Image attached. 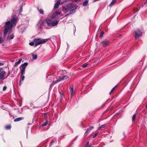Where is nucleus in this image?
Here are the masks:
<instances>
[{
	"instance_id": "obj_1",
	"label": "nucleus",
	"mask_w": 147,
	"mask_h": 147,
	"mask_svg": "<svg viewBox=\"0 0 147 147\" xmlns=\"http://www.w3.org/2000/svg\"><path fill=\"white\" fill-rule=\"evenodd\" d=\"M17 18L16 15H14L11 21H8L5 23L3 31V37L5 38L9 31L10 30L13 26L16 24Z\"/></svg>"
},
{
	"instance_id": "obj_2",
	"label": "nucleus",
	"mask_w": 147,
	"mask_h": 147,
	"mask_svg": "<svg viewBox=\"0 0 147 147\" xmlns=\"http://www.w3.org/2000/svg\"><path fill=\"white\" fill-rule=\"evenodd\" d=\"M47 24L50 26H56L58 23V21L57 20L52 21L51 20L47 18L45 20Z\"/></svg>"
},
{
	"instance_id": "obj_3",
	"label": "nucleus",
	"mask_w": 147,
	"mask_h": 147,
	"mask_svg": "<svg viewBox=\"0 0 147 147\" xmlns=\"http://www.w3.org/2000/svg\"><path fill=\"white\" fill-rule=\"evenodd\" d=\"M28 63L27 62L24 63L22 64L20 66L21 70V75L22 76L25 73V69L26 67L28 65Z\"/></svg>"
},
{
	"instance_id": "obj_4",
	"label": "nucleus",
	"mask_w": 147,
	"mask_h": 147,
	"mask_svg": "<svg viewBox=\"0 0 147 147\" xmlns=\"http://www.w3.org/2000/svg\"><path fill=\"white\" fill-rule=\"evenodd\" d=\"M68 78V77L67 76L65 75L63 77L61 78V77H59L58 79L55 81H53L52 83L51 84V85H53L54 84L57 83L61 80H65L67 79Z\"/></svg>"
},
{
	"instance_id": "obj_5",
	"label": "nucleus",
	"mask_w": 147,
	"mask_h": 147,
	"mask_svg": "<svg viewBox=\"0 0 147 147\" xmlns=\"http://www.w3.org/2000/svg\"><path fill=\"white\" fill-rule=\"evenodd\" d=\"M135 38L137 39L139 37L142 36V33L139 30H137L135 32Z\"/></svg>"
},
{
	"instance_id": "obj_6",
	"label": "nucleus",
	"mask_w": 147,
	"mask_h": 147,
	"mask_svg": "<svg viewBox=\"0 0 147 147\" xmlns=\"http://www.w3.org/2000/svg\"><path fill=\"white\" fill-rule=\"evenodd\" d=\"M61 13V9H59L57 11H56L54 13H53V15L52 16L51 18H54L59 15Z\"/></svg>"
},
{
	"instance_id": "obj_7",
	"label": "nucleus",
	"mask_w": 147,
	"mask_h": 147,
	"mask_svg": "<svg viewBox=\"0 0 147 147\" xmlns=\"http://www.w3.org/2000/svg\"><path fill=\"white\" fill-rule=\"evenodd\" d=\"M34 43V45L35 46L40 45V38H38L35 39L33 40Z\"/></svg>"
},
{
	"instance_id": "obj_8",
	"label": "nucleus",
	"mask_w": 147,
	"mask_h": 147,
	"mask_svg": "<svg viewBox=\"0 0 147 147\" xmlns=\"http://www.w3.org/2000/svg\"><path fill=\"white\" fill-rule=\"evenodd\" d=\"M109 43L108 40H105L101 42V43L102 46L104 47H105L108 45Z\"/></svg>"
},
{
	"instance_id": "obj_9",
	"label": "nucleus",
	"mask_w": 147,
	"mask_h": 147,
	"mask_svg": "<svg viewBox=\"0 0 147 147\" xmlns=\"http://www.w3.org/2000/svg\"><path fill=\"white\" fill-rule=\"evenodd\" d=\"M49 39L47 38L45 39H42L41 38H40V45L41 44H44L46 42H47Z\"/></svg>"
},
{
	"instance_id": "obj_10",
	"label": "nucleus",
	"mask_w": 147,
	"mask_h": 147,
	"mask_svg": "<svg viewBox=\"0 0 147 147\" xmlns=\"http://www.w3.org/2000/svg\"><path fill=\"white\" fill-rule=\"evenodd\" d=\"M6 75V72L4 71H3L1 72L0 74V79L3 78Z\"/></svg>"
},
{
	"instance_id": "obj_11",
	"label": "nucleus",
	"mask_w": 147,
	"mask_h": 147,
	"mask_svg": "<svg viewBox=\"0 0 147 147\" xmlns=\"http://www.w3.org/2000/svg\"><path fill=\"white\" fill-rule=\"evenodd\" d=\"M60 3V0H59L55 4L54 8H57L59 6Z\"/></svg>"
},
{
	"instance_id": "obj_12",
	"label": "nucleus",
	"mask_w": 147,
	"mask_h": 147,
	"mask_svg": "<svg viewBox=\"0 0 147 147\" xmlns=\"http://www.w3.org/2000/svg\"><path fill=\"white\" fill-rule=\"evenodd\" d=\"M73 6V5L71 4H69L67 5L66 7L67 8V9L70 10L71 8H72Z\"/></svg>"
},
{
	"instance_id": "obj_13",
	"label": "nucleus",
	"mask_w": 147,
	"mask_h": 147,
	"mask_svg": "<svg viewBox=\"0 0 147 147\" xmlns=\"http://www.w3.org/2000/svg\"><path fill=\"white\" fill-rule=\"evenodd\" d=\"M14 37V35L13 34H11L10 36H9L7 37V39H13Z\"/></svg>"
},
{
	"instance_id": "obj_14",
	"label": "nucleus",
	"mask_w": 147,
	"mask_h": 147,
	"mask_svg": "<svg viewBox=\"0 0 147 147\" xmlns=\"http://www.w3.org/2000/svg\"><path fill=\"white\" fill-rule=\"evenodd\" d=\"M77 8V6L75 5L72 7V8L70 10V11H72L76 10Z\"/></svg>"
},
{
	"instance_id": "obj_15",
	"label": "nucleus",
	"mask_w": 147,
	"mask_h": 147,
	"mask_svg": "<svg viewBox=\"0 0 147 147\" xmlns=\"http://www.w3.org/2000/svg\"><path fill=\"white\" fill-rule=\"evenodd\" d=\"M22 59H19L18 61L16 62L15 63V64L14 65V66H16L17 65H19V64H20L21 63V61H22Z\"/></svg>"
},
{
	"instance_id": "obj_16",
	"label": "nucleus",
	"mask_w": 147,
	"mask_h": 147,
	"mask_svg": "<svg viewBox=\"0 0 147 147\" xmlns=\"http://www.w3.org/2000/svg\"><path fill=\"white\" fill-rule=\"evenodd\" d=\"M23 119V118L22 117H19L15 119L14 120V121L15 122H17L18 121H20Z\"/></svg>"
},
{
	"instance_id": "obj_17",
	"label": "nucleus",
	"mask_w": 147,
	"mask_h": 147,
	"mask_svg": "<svg viewBox=\"0 0 147 147\" xmlns=\"http://www.w3.org/2000/svg\"><path fill=\"white\" fill-rule=\"evenodd\" d=\"M107 125L106 124H104L102 125L100 127H99L98 128V130H100V129L105 128L106 127Z\"/></svg>"
},
{
	"instance_id": "obj_18",
	"label": "nucleus",
	"mask_w": 147,
	"mask_h": 147,
	"mask_svg": "<svg viewBox=\"0 0 147 147\" xmlns=\"http://www.w3.org/2000/svg\"><path fill=\"white\" fill-rule=\"evenodd\" d=\"M116 0H113V1L111 2L110 4V6H112L113 5H114L116 3Z\"/></svg>"
},
{
	"instance_id": "obj_19",
	"label": "nucleus",
	"mask_w": 147,
	"mask_h": 147,
	"mask_svg": "<svg viewBox=\"0 0 147 147\" xmlns=\"http://www.w3.org/2000/svg\"><path fill=\"white\" fill-rule=\"evenodd\" d=\"M74 87H71V88H70V89L71 96H72L73 94L74 93Z\"/></svg>"
},
{
	"instance_id": "obj_20",
	"label": "nucleus",
	"mask_w": 147,
	"mask_h": 147,
	"mask_svg": "<svg viewBox=\"0 0 147 147\" xmlns=\"http://www.w3.org/2000/svg\"><path fill=\"white\" fill-rule=\"evenodd\" d=\"M93 128H94V127L93 126H92V127H91L90 128L87 129L85 133H88L89 131H90L91 129H93Z\"/></svg>"
},
{
	"instance_id": "obj_21",
	"label": "nucleus",
	"mask_w": 147,
	"mask_h": 147,
	"mask_svg": "<svg viewBox=\"0 0 147 147\" xmlns=\"http://www.w3.org/2000/svg\"><path fill=\"white\" fill-rule=\"evenodd\" d=\"M88 2L87 1H84L83 3V5L84 6H86L88 4Z\"/></svg>"
},
{
	"instance_id": "obj_22",
	"label": "nucleus",
	"mask_w": 147,
	"mask_h": 147,
	"mask_svg": "<svg viewBox=\"0 0 147 147\" xmlns=\"http://www.w3.org/2000/svg\"><path fill=\"white\" fill-rule=\"evenodd\" d=\"M32 58L35 59H37V56L36 55L33 54L32 55Z\"/></svg>"
},
{
	"instance_id": "obj_23",
	"label": "nucleus",
	"mask_w": 147,
	"mask_h": 147,
	"mask_svg": "<svg viewBox=\"0 0 147 147\" xmlns=\"http://www.w3.org/2000/svg\"><path fill=\"white\" fill-rule=\"evenodd\" d=\"M104 33V32L103 31H102L101 32L100 34V35L99 36L100 38H102Z\"/></svg>"
},
{
	"instance_id": "obj_24",
	"label": "nucleus",
	"mask_w": 147,
	"mask_h": 147,
	"mask_svg": "<svg viewBox=\"0 0 147 147\" xmlns=\"http://www.w3.org/2000/svg\"><path fill=\"white\" fill-rule=\"evenodd\" d=\"M88 65V64L87 63H86L82 65V67L83 68H84L86 67Z\"/></svg>"
},
{
	"instance_id": "obj_25",
	"label": "nucleus",
	"mask_w": 147,
	"mask_h": 147,
	"mask_svg": "<svg viewBox=\"0 0 147 147\" xmlns=\"http://www.w3.org/2000/svg\"><path fill=\"white\" fill-rule=\"evenodd\" d=\"M136 114H134L133 115L132 117V120L133 121L135 119L136 117Z\"/></svg>"
},
{
	"instance_id": "obj_26",
	"label": "nucleus",
	"mask_w": 147,
	"mask_h": 147,
	"mask_svg": "<svg viewBox=\"0 0 147 147\" xmlns=\"http://www.w3.org/2000/svg\"><path fill=\"white\" fill-rule=\"evenodd\" d=\"M39 11L40 13L42 14H43L44 13L43 10L41 9L39 10Z\"/></svg>"
},
{
	"instance_id": "obj_27",
	"label": "nucleus",
	"mask_w": 147,
	"mask_h": 147,
	"mask_svg": "<svg viewBox=\"0 0 147 147\" xmlns=\"http://www.w3.org/2000/svg\"><path fill=\"white\" fill-rule=\"evenodd\" d=\"M48 124V121H47L45 123L42 124V126H46Z\"/></svg>"
},
{
	"instance_id": "obj_28",
	"label": "nucleus",
	"mask_w": 147,
	"mask_h": 147,
	"mask_svg": "<svg viewBox=\"0 0 147 147\" xmlns=\"http://www.w3.org/2000/svg\"><path fill=\"white\" fill-rule=\"evenodd\" d=\"M116 86H115L111 90V91L110 92V94H111V93L113 92L115 90V88H116Z\"/></svg>"
},
{
	"instance_id": "obj_29",
	"label": "nucleus",
	"mask_w": 147,
	"mask_h": 147,
	"mask_svg": "<svg viewBox=\"0 0 147 147\" xmlns=\"http://www.w3.org/2000/svg\"><path fill=\"white\" fill-rule=\"evenodd\" d=\"M10 128L11 126L10 125H7L5 127V128L7 129H10Z\"/></svg>"
},
{
	"instance_id": "obj_30",
	"label": "nucleus",
	"mask_w": 147,
	"mask_h": 147,
	"mask_svg": "<svg viewBox=\"0 0 147 147\" xmlns=\"http://www.w3.org/2000/svg\"><path fill=\"white\" fill-rule=\"evenodd\" d=\"M22 77L21 78V79L20 80H21V81H23L24 79V78H25V76H22Z\"/></svg>"
},
{
	"instance_id": "obj_31",
	"label": "nucleus",
	"mask_w": 147,
	"mask_h": 147,
	"mask_svg": "<svg viewBox=\"0 0 147 147\" xmlns=\"http://www.w3.org/2000/svg\"><path fill=\"white\" fill-rule=\"evenodd\" d=\"M146 4L147 5V0H146V1L145 2H144L143 3L142 5V7H143Z\"/></svg>"
},
{
	"instance_id": "obj_32",
	"label": "nucleus",
	"mask_w": 147,
	"mask_h": 147,
	"mask_svg": "<svg viewBox=\"0 0 147 147\" xmlns=\"http://www.w3.org/2000/svg\"><path fill=\"white\" fill-rule=\"evenodd\" d=\"M98 134V133H97L94 134L93 136V138H95Z\"/></svg>"
},
{
	"instance_id": "obj_33",
	"label": "nucleus",
	"mask_w": 147,
	"mask_h": 147,
	"mask_svg": "<svg viewBox=\"0 0 147 147\" xmlns=\"http://www.w3.org/2000/svg\"><path fill=\"white\" fill-rule=\"evenodd\" d=\"M29 44L30 45L32 46H33L34 44V42H30L29 43Z\"/></svg>"
},
{
	"instance_id": "obj_34",
	"label": "nucleus",
	"mask_w": 147,
	"mask_h": 147,
	"mask_svg": "<svg viewBox=\"0 0 147 147\" xmlns=\"http://www.w3.org/2000/svg\"><path fill=\"white\" fill-rule=\"evenodd\" d=\"M7 89V87L6 86H4L3 88V90L5 91Z\"/></svg>"
},
{
	"instance_id": "obj_35",
	"label": "nucleus",
	"mask_w": 147,
	"mask_h": 147,
	"mask_svg": "<svg viewBox=\"0 0 147 147\" xmlns=\"http://www.w3.org/2000/svg\"><path fill=\"white\" fill-rule=\"evenodd\" d=\"M3 41L2 38L0 36V43H2Z\"/></svg>"
},
{
	"instance_id": "obj_36",
	"label": "nucleus",
	"mask_w": 147,
	"mask_h": 147,
	"mask_svg": "<svg viewBox=\"0 0 147 147\" xmlns=\"http://www.w3.org/2000/svg\"><path fill=\"white\" fill-rule=\"evenodd\" d=\"M84 147H90V146L88 145V144H87Z\"/></svg>"
},
{
	"instance_id": "obj_37",
	"label": "nucleus",
	"mask_w": 147,
	"mask_h": 147,
	"mask_svg": "<svg viewBox=\"0 0 147 147\" xmlns=\"http://www.w3.org/2000/svg\"><path fill=\"white\" fill-rule=\"evenodd\" d=\"M54 142V141L53 140H52V141H51V142L50 143V145H51Z\"/></svg>"
},
{
	"instance_id": "obj_38",
	"label": "nucleus",
	"mask_w": 147,
	"mask_h": 147,
	"mask_svg": "<svg viewBox=\"0 0 147 147\" xmlns=\"http://www.w3.org/2000/svg\"><path fill=\"white\" fill-rule=\"evenodd\" d=\"M21 80H20V82H19V85L20 86L21 85Z\"/></svg>"
},
{
	"instance_id": "obj_39",
	"label": "nucleus",
	"mask_w": 147,
	"mask_h": 147,
	"mask_svg": "<svg viewBox=\"0 0 147 147\" xmlns=\"http://www.w3.org/2000/svg\"><path fill=\"white\" fill-rule=\"evenodd\" d=\"M3 65V64L0 62V66H2Z\"/></svg>"
},
{
	"instance_id": "obj_40",
	"label": "nucleus",
	"mask_w": 147,
	"mask_h": 147,
	"mask_svg": "<svg viewBox=\"0 0 147 147\" xmlns=\"http://www.w3.org/2000/svg\"><path fill=\"white\" fill-rule=\"evenodd\" d=\"M22 6H21L20 7V9L21 11H22Z\"/></svg>"
},
{
	"instance_id": "obj_41",
	"label": "nucleus",
	"mask_w": 147,
	"mask_h": 147,
	"mask_svg": "<svg viewBox=\"0 0 147 147\" xmlns=\"http://www.w3.org/2000/svg\"><path fill=\"white\" fill-rule=\"evenodd\" d=\"M70 14H66V15H65V16H68V15H69Z\"/></svg>"
},
{
	"instance_id": "obj_42",
	"label": "nucleus",
	"mask_w": 147,
	"mask_h": 147,
	"mask_svg": "<svg viewBox=\"0 0 147 147\" xmlns=\"http://www.w3.org/2000/svg\"><path fill=\"white\" fill-rule=\"evenodd\" d=\"M134 0H133V1H132V2H131V4H132L133 3V1H134Z\"/></svg>"
},
{
	"instance_id": "obj_43",
	"label": "nucleus",
	"mask_w": 147,
	"mask_h": 147,
	"mask_svg": "<svg viewBox=\"0 0 147 147\" xmlns=\"http://www.w3.org/2000/svg\"><path fill=\"white\" fill-rule=\"evenodd\" d=\"M46 115V114H44V115L45 116Z\"/></svg>"
},
{
	"instance_id": "obj_44",
	"label": "nucleus",
	"mask_w": 147,
	"mask_h": 147,
	"mask_svg": "<svg viewBox=\"0 0 147 147\" xmlns=\"http://www.w3.org/2000/svg\"><path fill=\"white\" fill-rule=\"evenodd\" d=\"M146 108H147V105L146 106Z\"/></svg>"
}]
</instances>
